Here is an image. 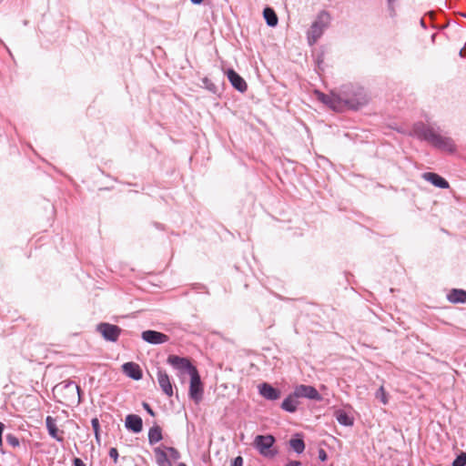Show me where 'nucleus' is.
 Masks as SVG:
<instances>
[{"label": "nucleus", "instance_id": "40", "mask_svg": "<svg viewBox=\"0 0 466 466\" xmlns=\"http://www.w3.org/2000/svg\"><path fill=\"white\" fill-rule=\"evenodd\" d=\"M2 444H3L2 437H0V448L2 447Z\"/></svg>", "mask_w": 466, "mask_h": 466}, {"label": "nucleus", "instance_id": "27", "mask_svg": "<svg viewBox=\"0 0 466 466\" xmlns=\"http://www.w3.org/2000/svg\"><path fill=\"white\" fill-rule=\"evenodd\" d=\"M452 466H466V453L461 452L457 458L453 461Z\"/></svg>", "mask_w": 466, "mask_h": 466}, {"label": "nucleus", "instance_id": "7", "mask_svg": "<svg viewBox=\"0 0 466 466\" xmlns=\"http://www.w3.org/2000/svg\"><path fill=\"white\" fill-rule=\"evenodd\" d=\"M167 363L176 370L188 373L189 376L193 374V370H198L187 359L181 358L177 355L168 356Z\"/></svg>", "mask_w": 466, "mask_h": 466}, {"label": "nucleus", "instance_id": "17", "mask_svg": "<svg viewBox=\"0 0 466 466\" xmlns=\"http://www.w3.org/2000/svg\"><path fill=\"white\" fill-rule=\"evenodd\" d=\"M46 425L48 431L49 435L56 439L58 441H63V436L59 435L58 428L56 423V419L51 416H47L46 419Z\"/></svg>", "mask_w": 466, "mask_h": 466}, {"label": "nucleus", "instance_id": "36", "mask_svg": "<svg viewBox=\"0 0 466 466\" xmlns=\"http://www.w3.org/2000/svg\"><path fill=\"white\" fill-rule=\"evenodd\" d=\"M190 1L194 5H200L203 2V0H190Z\"/></svg>", "mask_w": 466, "mask_h": 466}, {"label": "nucleus", "instance_id": "3", "mask_svg": "<svg viewBox=\"0 0 466 466\" xmlns=\"http://www.w3.org/2000/svg\"><path fill=\"white\" fill-rule=\"evenodd\" d=\"M330 23L329 14L322 11L320 12L316 20L312 23L310 28L307 33L308 43L313 46L323 35L324 30L329 27Z\"/></svg>", "mask_w": 466, "mask_h": 466}, {"label": "nucleus", "instance_id": "35", "mask_svg": "<svg viewBox=\"0 0 466 466\" xmlns=\"http://www.w3.org/2000/svg\"><path fill=\"white\" fill-rule=\"evenodd\" d=\"M319 457L321 461H325L327 459V454L323 450L319 451Z\"/></svg>", "mask_w": 466, "mask_h": 466}, {"label": "nucleus", "instance_id": "23", "mask_svg": "<svg viewBox=\"0 0 466 466\" xmlns=\"http://www.w3.org/2000/svg\"><path fill=\"white\" fill-rule=\"evenodd\" d=\"M157 455V462L159 466H168L169 460L167 459V453L160 449L155 450Z\"/></svg>", "mask_w": 466, "mask_h": 466}, {"label": "nucleus", "instance_id": "32", "mask_svg": "<svg viewBox=\"0 0 466 466\" xmlns=\"http://www.w3.org/2000/svg\"><path fill=\"white\" fill-rule=\"evenodd\" d=\"M243 465V459L241 456H238L234 459L230 466H242Z\"/></svg>", "mask_w": 466, "mask_h": 466}, {"label": "nucleus", "instance_id": "39", "mask_svg": "<svg viewBox=\"0 0 466 466\" xmlns=\"http://www.w3.org/2000/svg\"><path fill=\"white\" fill-rule=\"evenodd\" d=\"M396 0H388L389 4L391 5L395 2Z\"/></svg>", "mask_w": 466, "mask_h": 466}, {"label": "nucleus", "instance_id": "38", "mask_svg": "<svg viewBox=\"0 0 466 466\" xmlns=\"http://www.w3.org/2000/svg\"><path fill=\"white\" fill-rule=\"evenodd\" d=\"M4 428H5V425L2 422H0V437H2V432L4 431Z\"/></svg>", "mask_w": 466, "mask_h": 466}, {"label": "nucleus", "instance_id": "6", "mask_svg": "<svg viewBox=\"0 0 466 466\" xmlns=\"http://www.w3.org/2000/svg\"><path fill=\"white\" fill-rule=\"evenodd\" d=\"M275 442V438L272 435H258L254 440V446L263 456H273L274 453L270 448Z\"/></svg>", "mask_w": 466, "mask_h": 466}, {"label": "nucleus", "instance_id": "29", "mask_svg": "<svg viewBox=\"0 0 466 466\" xmlns=\"http://www.w3.org/2000/svg\"><path fill=\"white\" fill-rule=\"evenodd\" d=\"M169 456L173 459V460H178L180 458V453L178 452V451L173 447H167L166 448Z\"/></svg>", "mask_w": 466, "mask_h": 466}, {"label": "nucleus", "instance_id": "33", "mask_svg": "<svg viewBox=\"0 0 466 466\" xmlns=\"http://www.w3.org/2000/svg\"><path fill=\"white\" fill-rule=\"evenodd\" d=\"M143 407L144 409L151 415V416H155V412L154 410L151 409V407L149 406L148 403L147 402H143Z\"/></svg>", "mask_w": 466, "mask_h": 466}, {"label": "nucleus", "instance_id": "11", "mask_svg": "<svg viewBox=\"0 0 466 466\" xmlns=\"http://www.w3.org/2000/svg\"><path fill=\"white\" fill-rule=\"evenodd\" d=\"M259 394L266 400H276L281 396L279 390L275 389L270 384L264 382L258 386Z\"/></svg>", "mask_w": 466, "mask_h": 466}, {"label": "nucleus", "instance_id": "9", "mask_svg": "<svg viewBox=\"0 0 466 466\" xmlns=\"http://www.w3.org/2000/svg\"><path fill=\"white\" fill-rule=\"evenodd\" d=\"M141 337L147 343L154 345L166 343L169 339L167 335L151 329L143 331Z\"/></svg>", "mask_w": 466, "mask_h": 466}, {"label": "nucleus", "instance_id": "20", "mask_svg": "<svg viewBox=\"0 0 466 466\" xmlns=\"http://www.w3.org/2000/svg\"><path fill=\"white\" fill-rule=\"evenodd\" d=\"M161 440H162L161 428L157 425L151 427L148 431L149 443L152 445V444L158 442Z\"/></svg>", "mask_w": 466, "mask_h": 466}, {"label": "nucleus", "instance_id": "16", "mask_svg": "<svg viewBox=\"0 0 466 466\" xmlns=\"http://www.w3.org/2000/svg\"><path fill=\"white\" fill-rule=\"evenodd\" d=\"M422 177L439 188L449 187L448 181L436 173L427 172L422 174Z\"/></svg>", "mask_w": 466, "mask_h": 466}, {"label": "nucleus", "instance_id": "26", "mask_svg": "<svg viewBox=\"0 0 466 466\" xmlns=\"http://www.w3.org/2000/svg\"><path fill=\"white\" fill-rule=\"evenodd\" d=\"M375 397L379 399L382 404L387 405L389 403L388 393L386 392L383 386H380L375 393Z\"/></svg>", "mask_w": 466, "mask_h": 466}, {"label": "nucleus", "instance_id": "21", "mask_svg": "<svg viewBox=\"0 0 466 466\" xmlns=\"http://www.w3.org/2000/svg\"><path fill=\"white\" fill-rule=\"evenodd\" d=\"M263 15H264V18H265L268 25H269V26L277 25L278 21H279L278 16L272 8H270V7L265 8L263 11Z\"/></svg>", "mask_w": 466, "mask_h": 466}, {"label": "nucleus", "instance_id": "22", "mask_svg": "<svg viewBox=\"0 0 466 466\" xmlns=\"http://www.w3.org/2000/svg\"><path fill=\"white\" fill-rule=\"evenodd\" d=\"M338 422L343 426H351L353 424V419L348 415V413L342 410H339L335 412Z\"/></svg>", "mask_w": 466, "mask_h": 466}, {"label": "nucleus", "instance_id": "4", "mask_svg": "<svg viewBox=\"0 0 466 466\" xmlns=\"http://www.w3.org/2000/svg\"><path fill=\"white\" fill-rule=\"evenodd\" d=\"M370 100L369 96L362 87H358L351 93L343 92L339 96V101L350 108L358 109L365 106Z\"/></svg>", "mask_w": 466, "mask_h": 466}, {"label": "nucleus", "instance_id": "25", "mask_svg": "<svg viewBox=\"0 0 466 466\" xmlns=\"http://www.w3.org/2000/svg\"><path fill=\"white\" fill-rule=\"evenodd\" d=\"M317 96L320 101H322L324 104L329 106L330 107H334L335 101L339 100V96L338 97L329 96L324 95L320 92H317Z\"/></svg>", "mask_w": 466, "mask_h": 466}, {"label": "nucleus", "instance_id": "41", "mask_svg": "<svg viewBox=\"0 0 466 466\" xmlns=\"http://www.w3.org/2000/svg\"><path fill=\"white\" fill-rule=\"evenodd\" d=\"M178 466H187V465H186L185 463H183V462H180V463L178 464Z\"/></svg>", "mask_w": 466, "mask_h": 466}, {"label": "nucleus", "instance_id": "31", "mask_svg": "<svg viewBox=\"0 0 466 466\" xmlns=\"http://www.w3.org/2000/svg\"><path fill=\"white\" fill-rule=\"evenodd\" d=\"M109 456L110 458H112L115 461V463L117 461V458H118V451L116 448H111L109 450Z\"/></svg>", "mask_w": 466, "mask_h": 466}, {"label": "nucleus", "instance_id": "1", "mask_svg": "<svg viewBox=\"0 0 466 466\" xmlns=\"http://www.w3.org/2000/svg\"><path fill=\"white\" fill-rule=\"evenodd\" d=\"M414 134L421 139L428 141L440 150L453 153L456 146L452 138L438 133L434 128L423 124H416L413 127Z\"/></svg>", "mask_w": 466, "mask_h": 466}, {"label": "nucleus", "instance_id": "8", "mask_svg": "<svg viewBox=\"0 0 466 466\" xmlns=\"http://www.w3.org/2000/svg\"><path fill=\"white\" fill-rule=\"evenodd\" d=\"M97 331L103 336L106 340L116 341L121 333V329L113 324L100 323L97 326Z\"/></svg>", "mask_w": 466, "mask_h": 466}, {"label": "nucleus", "instance_id": "15", "mask_svg": "<svg viewBox=\"0 0 466 466\" xmlns=\"http://www.w3.org/2000/svg\"><path fill=\"white\" fill-rule=\"evenodd\" d=\"M124 373L129 378L138 380L142 378V370L138 364L127 362L122 366Z\"/></svg>", "mask_w": 466, "mask_h": 466}, {"label": "nucleus", "instance_id": "12", "mask_svg": "<svg viewBox=\"0 0 466 466\" xmlns=\"http://www.w3.org/2000/svg\"><path fill=\"white\" fill-rule=\"evenodd\" d=\"M157 381L159 384V387L161 388L162 391L167 396L171 397L173 395V386L171 384L169 376L165 370H157Z\"/></svg>", "mask_w": 466, "mask_h": 466}, {"label": "nucleus", "instance_id": "34", "mask_svg": "<svg viewBox=\"0 0 466 466\" xmlns=\"http://www.w3.org/2000/svg\"><path fill=\"white\" fill-rule=\"evenodd\" d=\"M74 466H86V464L83 462L81 459L76 458L74 460Z\"/></svg>", "mask_w": 466, "mask_h": 466}, {"label": "nucleus", "instance_id": "19", "mask_svg": "<svg viewBox=\"0 0 466 466\" xmlns=\"http://www.w3.org/2000/svg\"><path fill=\"white\" fill-rule=\"evenodd\" d=\"M448 299L451 303H464L466 302V291L463 289H452L448 294Z\"/></svg>", "mask_w": 466, "mask_h": 466}, {"label": "nucleus", "instance_id": "5", "mask_svg": "<svg viewBox=\"0 0 466 466\" xmlns=\"http://www.w3.org/2000/svg\"><path fill=\"white\" fill-rule=\"evenodd\" d=\"M204 389L198 370H193L190 375V385L188 395L196 404H198L203 399Z\"/></svg>", "mask_w": 466, "mask_h": 466}, {"label": "nucleus", "instance_id": "37", "mask_svg": "<svg viewBox=\"0 0 466 466\" xmlns=\"http://www.w3.org/2000/svg\"><path fill=\"white\" fill-rule=\"evenodd\" d=\"M299 465H300V463L299 461H292L288 464V466H299Z\"/></svg>", "mask_w": 466, "mask_h": 466}, {"label": "nucleus", "instance_id": "18", "mask_svg": "<svg viewBox=\"0 0 466 466\" xmlns=\"http://www.w3.org/2000/svg\"><path fill=\"white\" fill-rule=\"evenodd\" d=\"M299 397L295 395V392L289 397H287L281 403V408L289 412H295L297 410L299 401Z\"/></svg>", "mask_w": 466, "mask_h": 466}, {"label": "nucleus", "instance_id": "10", "mask_svg": "<svg viewBox=\"0 0 466 466\" xmlns=\"http://www.w3.org/2000/svg\"><path fill=\"white\" fill-rule=\"evenodd\" d=\"M295 395L302 398H307L309 400H321V395L319 391L313 387L309 385H299L295 389Z\"/></svg>", "mask_w": 466, "mask_h": 466}, {"label": "nucleus", "instance_id": "2", "mask_svg": "<svg viewBox=\"0 0 466 466\" xmlns=\"http://www.w3.org/2000/svg\"><path fill=\"white\" fill-rule=\"evenodd\" d=\"M56 400L66 406L80 402V389L71 380H64L53 388Z\"/></svg>", "mask_w": 466, "mask_h": 466}, {"label": "nucleus", "instance_id": "13", "mask_svg": "<svg viewBox=\"0 0 466 466\" xmlns=\"http://www.w3.org/2000/svg\"><path fill=\"white\" fill-rule=\"evenodd\" d=\"M227 76L231 85L239 92H245L248 88L245 80L233 69L227 71Z\"/></svg>", "mask_w": 466, "mask_h": 466}, {"label": "nucleus", "instance_id": "28", "mask_svg": "<svg viewBox=\"0 0 466 466\" xmlns=\"http://www.w3.org/2000/svg\"><path fill=\"white\" fill-rule=\"evenodd\" d=\"M6 441L12 447H18L19 446V440L15 435H13V434H8L6 436Z\"/></svg>", "mask_w": 466, "mask_h": 466}, {"label": "nucleus", "instance_id": "24", "mask_svg": "<svg viewBox=\"0 0 466 466\" xmlns=\"http://www.w3.org/2000/svg\"><path fill=\"white\" fill-rule=\"evenodd\" d=\"M289 445L297 453L303 452L305 449V444L302 439H291L289 441Z\"/></svg>", "mask_w": 466, "mask_h": 466}, {"label": "nucleus", "instance_id": "30", "mask_svg": "<svg viewBox=\"0 0 466 466\" xmlns=\"http://www.w3.org/2000/svg\"><path fill=\"white\" fill-rule=\"evenodd\" d=\"M92 427L95 431V435L96 440H98V430H99V420L96 418L92 419L91 420Z\"/></svg>", "mask_w": 466, "mask_h": 466}, {"label": "nucleus", "instance_id": "14", "mask_svg": "<svg viewBox=\"0 0 466 466\" xmlns=\"http://www.w3.org/2000/svg\"><path fill=\"white\" fill-rule=\"evenodd\" d=\"M125 426L133 432L138 433L143 429V421L138 415L129 414L126 417Z\"/></svg>", "mask_w": 466, "mask_h": 466}]
</instances>
